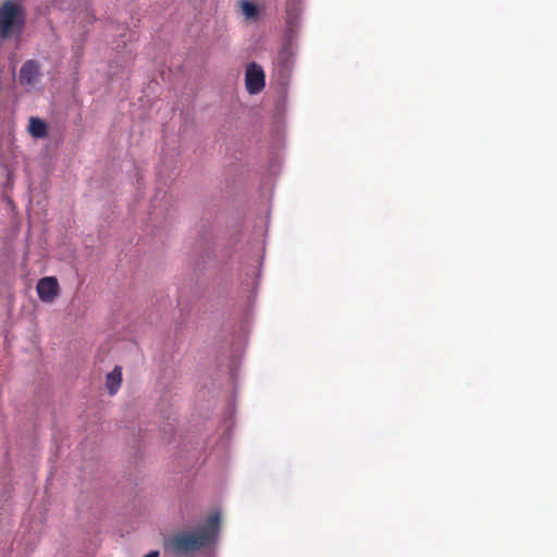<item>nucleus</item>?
<instances>
[{
	"instance_id": "f257e3e1",
	"label": "nucleus",
	"mask_w": 557,
	"mask_h": 557,
	"mask_svg": "<svg viewBox=\"0 0 557 557\" xmlns=\"http://www.w3.org/2000/svg\"><path fill=\"white\" fill-rule=\"evenodd\" d=\"M221 528V515L215 511L208 516L203 525L196 531H178L164 543L166 550L176 557H191L215 542Z\"/></svg>"
},
{
	"instance_id": "f03ea898",
	"label": "nucleus",
	"mask_w": 557,
	"mask_h": 557,
	"mask_svg": "<svg viewBox=\"0 0 557 557\" xmlns=\"http://www.w3.org/2000/svg\"><path fill=\"white\" fill-rule=\"evenodd\" d=\"M24 10L14 1H5L0 7V36L7 39L13 32H20L24 25Z\"/></svg>"
},
{
	"instance_id": "7ed1b4c3",
	"label": "nucleus",
	"mask_w": 557,
	"mask_h": 557,
	"mask_svg": "<svg viewBox=\"0 0 557 557\" xmlns=\"http://www.w3.org/2000/svg\"><path fill=\"white\" fill-rule=\"evenodd\" d=\"M245 84L246 89L251 95L262 91L264 87V72L262 66H259L257 63H250L246 69Z\"/></svg>"
},
{
	"instance_id": "20e7f679",
	"label": "nucleus",
	"mask_w": 557,
	"mask_h": 557,
	"mask_svg": "<svg viewBox=\"0 0 557 557\" xmlns=\"http://www.w3.org/2000/svg\"><path fill=\"white\" fill-rule=\"evenodd\" d=\"M36 289L38 297L44 302H53L60 292L58 281L53 276H48L39 280Z\"/></svg>"
},
{
	"instance_id": "39448f33",
	"label": "nucleus",
	"mask_w": 557,
	"mask_h": 557,
	"mask_svg": "<svg viewBox=\"0 0 557 557\" xmlns=\"http://www.w3.org/2000/svg\"><path fill=\"white\" fill-rule=\"evenodd\" d=\"M40 76V65L34 59L26 61L18 73V81L22 85L34 86Z\"/></svg>"
},
{
	"instance_id": "423d86ee",
	"label": "nucleus",
	"mask_w": 557,
	"mask_h": 557,
	"mask_svg": "<svg viewBox=\"0 0 557 557\" xmlns=\"http://www.w3.org/2000/svg\"><path fill=\"white\" fill-rule=\"evenodd\" d=\"M122 384V368L116 366L106 376V386L110 394H115Z\"/></svg>"
},
{
	"instance_id": "0eeeda50",
	"label": "nucleus",
	"mask_w": 557,
	"mask_h": 557,
	"mask_svg": "<svg viewBox=\"0 0 557 557\" xmlns=\"http://www.w3.org/2000/svg\"><path fill=\"white\" fill-rule=\"evenodd\" d=\"M28 132L35 138H44L48 135V126L41 119L30 117Z\"/></svg>"
},
{
	"instance_id": "6e6552de",
	"label": "nucleus",
	"mask_w": 557,
	"mask_h": 557,
	"mask_svg": "<svg viewBox=\"0 0 557 557\" xmlns=\"http://www.w3.org/2000/svg\"><path fill=\"white\" fill-rule=\"evenodd\" d=\"M242 11L244 16L248 20L257 18L259 14L258 5L249 0L242 1Z\"/></svg>"
},
{
	"instance_id": "1a4fd4ad",
	"label": "nucleus",
	"mask_w": 557,
	"mask_h": 557,
	"mask_svg": "<svg viewBox=\"0 0 557 557\" xmlns=\"http://www.w3.org/2000/svg\"><path fill=\"white\" fill-rule=\"evenodd\" d=\"M143 557H159L158 550H151L148 554L144 555Z\"/></svg>"
}]
</instances>
